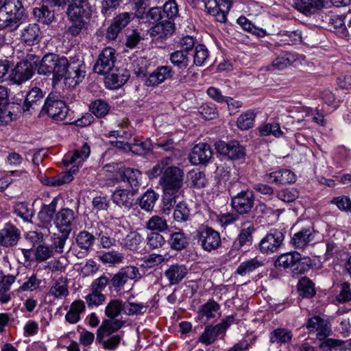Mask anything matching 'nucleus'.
Returning a JSON list of instances; mask_svg holds the SVG:
<instances>
[{
    "label": "nucleus",
    "instance_id": "37",
    "mask_svg": "<svg viewBox=\"0 0 351 351\" xmlns=\"http://www.w3.org/2000/svg\"><path fill=\"white\" fill-rule=\"evenodd\" d=\"M167 243L172 250L177 251L185 249L189 245L188 239L182 231L171 232Z\"/></svg>",
    "mask_w": 351,
    "mask_h": 351
},
{
    "label": "nucleus",
    "instance_id": "50",
    "mask_svg": "<svg viewBox=\"0 0 351 351\" xmlns=\"http://www.w3.org/2000/svg\"><path fill=\"white\" fill-rule=\"evenodd\" d=\"M141 172L134 169L126 168L123 171L121 178L123 182H127L132 189L139 186V178L141 177Z\"/></svg>",
    "mask_w": 351,
    "mask_h": 351
},
{
    "label": "nucleus",
    "instance_id": "29",
    "mask_svg": "<svg viewBox=\"0 0 351 351\" xmlns=\"http://www.w3.org/2000/svg\"><path fill=\"white\" fill-rule=\"evenodd\" d=\"M132 189L129 191L128 189H117L112 195L113 202L121 208L130 209L133 205V195L134 191Z\"/></svg>",
    "mask_w": 351,
    "mask_h": 351
},
{
    "label": "nucleus",
    "instance_id": "15",
    "mask_svg": "<svg viewBox=\"0 0 351 351\" xmlns=\"http://www.w3.org/2000/svg\"><path fill=\"white\" fill-rule=\"evenodd\" d=\"M43 92L40 88H32L26 94L25 99L21 104V110L23 112L32 114L39 108L43 102Z\"/></svg>",
    "mask_w": 351,
    "mask_h": 351
},
{
    "label": "nucleus",
    "instance_id": "3",
    "mask_svg": "<svg viewBox=\"0 0 351 351\" xmlns=\"http://www.w3.org/2000/svg\"><path fill=\"white\" fill-rule=\"evenodd\" d=\"M24 8L20 0H5L0 7V29L16 30L22 19Z\"/></svg>",
    "mask_w": 351,
    "mask_h": 351
},
{
    "label": "nucleus",
    "instance_id": "46",
    "mask_svg": "<svg viewBox=\"0 0 351 351\" xmlns=\"http://www.w3.org/2000/svg\"><path fill=\"white\" fill-rule=\"evenodd\" d=\"M90 111L97 117H105L110 109L109 104L102 99L93 101L89 106Z\"/></svg>",
    "mask_w": 351,
    "mask_h": 351
},
{
    "label": "nucleus",
    "instance_id": "40",
    "mask_svg": "<svg viewBox=\"0 0 351 351\" xmlns=\"http://www.w3.org/2000/svg\"><path fill=\"white\" fill-rule=\"evenodd\" d=\"M84 302L82 300L73 302L70 310L65 316L66 320L70 324H76L80 319V314L84 311Z\"/></svg>",
    "mask_w": 351,
    "mask_h": 351
},
{
    "label": "nucleus",
    "instance_id": "22",
    "mask_svg": "<svg viewBox=\"0 0 351 351\" xmlns=\"http://www.w3.org/2000/svg\"><path fill=\"white\" fill-rule=\"evenodd\" d=\"M265 180L277 184H287L293 183L296 180L295 175L293 172L287 169H278L264 176Z\"/></svg>",
    "mask_w": 351,
    "mask_h": 351
},
{
    "label": "nucleus",
    "instance_id": "8",
    "mask_svg": "<svg viewBox=\"0 0 351 351\" xmlns=\"http://www.w3.org/2000/svg\"><path fill=\"white\" fill-rule=\"evenodd\" d=\"M254 194L249 189H242L239 193L231 197V206L239 215L251 213L254 206Z\"/></svg>",
    "mask_w": 351,
    "mask_h": 351
},
{
    "label": "nucleus",
    "instance_id": "14",
    "mask_svg": "<svg viewBox=\"0 0 351 351\" xmlns=\"http://www.w3.org/2000/svg\"><path fill=\"white\" fill-rule=\"evenodd\" d=\"M114 54L115 50L113 48H104L94 65V71L100 75H106L112 71L116 59Z\"/></svg>",
    "mask_w": 351,
    "mask_h": 351
},
{
    "label": "nucleus",
    "instance_id": "48",
    "mask_svg": "<svg viewBox=\"0 0 351 351\" xmlns=\"http://www.w3.org/2000/svg\"><path fill=\"white\" fill-rule=\"evenodd\" d=\"M33 13L35 18L44 24H50L55 18L53 11L50 10L47 6L36 8Z\"/></svg>",
    "mask_w": 351,
    "mask_h": 351
},
{
    "label": "nucleus",
    "instance_id": "2",
    "mask_svg": "<svg viewBox=\"0 0 351 351\" xmlns=\"http://www.w3.org/2000/svg\"><path fill=\"white\" fill-rule=\"evenodd\" d=\"M69 62L63 56L49 53L45 54L37 65V72L39 75L49 76L52 75L53 83L60 82L65 76Z\"/></svg>",
    "mask_w": 351,
    "mask_h": 351
},
{
    "label": "nucleus",
    "instance_id": "24",
    "mask_svg": "<svg viewBox=\"0 0 351 351\" xmlns=\"http://www.w3.org/2000/svg\"><path fill=\"white\" fill-rule=\"evenodd\" d=\"M123 324L122 320L114 318L104 319L97 332V340L98 342H101L105 336L110 335L119 330L123 326Z\"/></svg>",
    "mask_w": 351,
    "mask_h": 351
},
{
    "label": "nucleus",
    "instance_id": "39",
    "mask_svg": "<svg viewBox=\"0 0 351 351\" xmlns=\"http://www.w3.org/2000/svg\"><path fill=\"white\" fill-rule=\"evenodd\" d=\"M219 326H208L205 328L204 331L198 337V341L208 346L215 342L217 337L222 334L220 331Z\"/></svg>",
    "mask_w": 351,
    "mask_h": 351
},
{
    "label": "nucleus",
    "instance_id": "25",
    "mask_svg": "<svg viewBox=\"0 0 351 351\" xmlns=\"http://www.w3.org/2000/svg\"><path fill=\"white\" fill-rule=\"evenodd\" d=\"M67 16L69 20L72 22V24L68 27L66 33L71 37H76L87 29L88 23L86 20L88 19L91 14H77L75 16H71L69 14H67Z\"/></svg>",
    "mask_w": 351,
    "mask_h": 351
},
{
    "label": "nucleus",
    "instance_id": "18",
    "mask_svg": "<svg viewBox=\"0 0 351 351\" xmlns=\"http://www.w3.org/2000/svg\"><path fill=\"white\" fill-rule=\"evenodd\" d=\"M21 239V231L10 223H6L0 230V245L5 247L15 246Z\"/></svg>",
    "mask_w": 351,
    "mask_h": 351
},
{
    "label": "nucleus",
    "instance_id": "17",
    "mask_svg": "<svg viewBox=\"0 0 351 351\" xmlns=\"http://www.w3.org/2000/svg\"><path fill=\"white\" fill-rule=\"evenodd\" d=\"M164 14L165 13L162 8L161 9V21L152 26L149 30V33L151 37L166 38L174 32V22L169 21L167 17H165Z\"/></svg>",
    "mask_w": 351,
    "mask_h": 351
},
{
    "label": "nucleus",
    "instance_id": "47",
    "mask_svg": "<svg viewBox=\"0 0 351 351\" xmlns=\"http://www.w3.org/2000/svg\"><path fill=\"white\" fill-rule=\"evenodd\" d=\"M191 218V212L188 205L184 202L176 204L173 211V219L178 223H184Z\"/></svg>",
    "mask_w": 351,
    "mask_h": 351
},
{
    "label": "nucleus",
    "instance_id": "52",
    "mask_svg": "<svg viewBox=\"0 0 351 351\" xmlns=\"http://www.w3.org/2000/svg\"><path fill=\"white\" fill-rule=\"evenodd\" d=\"M300 294L305 298H311L315 294L313 282L306 277H302L298 284Z\"/></svg>",
    "mask_w": 351,
    "mask_h": 351
},
{
    "label": "nucleus",
    "instance_id": "41",
    "mask_svg": "<svg viewBox=\"0 0 351 351\" xmlns=\"http://www.w3.org/2000/svg\"><path fill=\"white\" fill-rule=\"evenodd\" d=\"M98 235L100 245L103 248L109 249L116 245V243H119V240L121 239V236L123 234L121 229H119L114 232V237H111L107 232H103L101 231L99 233H96Z\"/></svg>",
    "mask_w": 351,
    "mask_h": 351
},
{
    "label": "nucleus",
    "instance_id": "38",
    "mask_svg": "<svg viewBox=\"0 0 351 351\" xmlns=\"http://www.w3.org/2000/svg\"><path fill=\"white\" fill-rule=\"evenodd\" d=\"M14 213L25 222H31L34 215L32 206L26 202H19L14 206Z\"/></svg>",
    "mask_w": 351,
    "mask_h": 351
},
{
    "label": "nucleus",
    "instance_id": "64",
    "mask_svg": "<svg viewBox=\"0 0 351 351\" xmlns=\"http://www.w3.org/2000/svg\"><path fill=\"white\" fill-rule=\"evenodd\" d=\"M277 197L285 202H292L299 196V192L295 188H287L276 193Z\"/></svg>",
    "mask_w": 351,
    "mask_h": 351
},
{
    "label": "nucleus",
    "instance_id": "54",
    "mask_svg": "<svg viewBox=\"0 0 351 351\" xmlns=\"http://www.w3.org/2000/svg\"><path fill=\"white\" fill-rule=\"evenodd\" d=\"M145 228L152 231L163 232L168 228V225L165 219L154 215L146 222Z\"/></svg>",
    "mask_w": 351,
    "mask_h": 351
},
{
    "label": "nucleus",
    "instance_id": "35",
    "mask_svg": "<svg viewBox=\"0 0 351 351\" xmlns=\"http://www.w3.org/2000/svg\"><path fill=\"white\" fill-rule=\"evenodd\" d=\"M90 148L87 143H84L80 149H75L73 153H69L64 156L63 162L66 165H71L77 160L79 162L86 160L90 155Z\"/></svg>",
    "mask_w": 351,
    "mask_h": 351
},
{
    "label": "nucleus",
    "instance_id": "10",
    "mask_svg": "<svg viewBox=\"0 0 351 351\" xmlns=\"http://www.w3.org/2000/svg\"><path fill=\"white\" fill-rule=\"evenodd\" d=\"M197 238L200 245L206 252H211L217 249L221 243L219 233L208 226L199 229Z\"/></svg>",
    "mask_w": 351,
    "mask_h": 351
},
{
    "label": "nucleus",
    "instance_id": "9",
    "mask_svg": "<svg viewBox=\"0 0 351 351\" xmlns=\"http://www.w3.org/2000/svg\"><path fill=\"white\" fill-rule=\"evenodd\" d=\"M215 149L228 160H238L245 156V148L237 141H218L215 143Z\"/></svg>",
    "mask_w": 351,
    "mask_h": 351
},
{
    "label": "nucleus",
    "instance_id": "20",
    "mask_svg": "<svg viewBox=\"0 0 351 351\" xmlns=\"http://www.w3.org/2000/svg\"><path fill=\"white\" fill-rule=\"evenodd\" d=\"M174 71L170 66H158L145 80L147 86L154 87L159 85L167 80L172 79Z\"/></svg>",
    "mask_w": 351,
    "mask_h": 351
},
{
    "label": "nucleus",
    "instance_id": "1",
    "mask_svg": "<svg viewBox=\"0 0 351 351\" xmlns=\"http://www.w3.org/2000/svg\"><path fill=\"white\" fill-rule=\"evenodd\" d=\"M306 328L309 332H317V338L323 340L319 348H328L331 351H346L351 348V339L346 341L326 339L331 334V327L328 321L321 318L319 316H314L308 319Z\"/></svg>",
    "mask_w": 351,
    "mask_h": 351
},
{
    "label": "nucleus",
    "instance_id": "57",
    "mask_svg": "<svg viewBox=\"0 0 351 351\" xmlns=\"http://www.w3.org/2000/svg\"><path fill=\"white\" fill-rule=\"evenodd\" d=\"M122 311H124V303L119 300H113L106 306L105 314L108 318H115Z\"/></svg>",
    "mask_w": 351,
    "mask_h": 351
},
{
    "label": "nucleus",
    "instance_id": "21",
    "mask_svg": "<svg viewBox=\"0 0 351 351\" xmlns=\"http://www.w3.org/2000/svg\"><path fill=\"white\" fill-rule=\"evenodd\" d=\"M85 74V66L83 64H69L63 79L69 86L75 87L82 82Z\"/></svg>",
    "mask_w": 351,
    "mask_h": 351
},
{
    "label": "nucleus",
    "instance_id": "27",
    "mask_svg": "<svg viewBox=\"0 0 351 351\" xmlns=\"http://www.w3.org/2000/svg\"><path fill=\"white\" fill-rule=\"evenodd\" d=\"M315 231L312 228H304L295 233L291 238V244L298 249H304L314 240Z\"/></svg>",
    "mask_w": 351,
    "mask_h": 351
},
{
    "label": "nucleus",
    "instance_id": "42",
    "mask_svg": "<svg viewBox=\"0 0 351 351\" xmlns=\"http://www.w3.org/2000/svg\"><path fill=\"white\" fill-rule=\"evenodd\" d=\"M169 60L174 66L186 69L189 63L188 53L184 50H177L170 54Z\"/></svg>",
    "mask_w": 351,
    "mask_h": 351
},
{
    "label": "nucleus",
    "instance_id": "61",
    "mask_svg": "<svg viewBox=\"0 0 351 351\" xmlns=\"http://www.w3.org/2000/svg\"><path fill=\"white\" fill-rule=\"evenodd\" d=\"M146 242L150 250H156L165 244V239L159 232H152L147 234Z\"/></svg>",
    "mask_w": 351,
    "mask_h": 351
},
{
    "label": "nucleus",
    "instance_id": "44",
    "mask_svg": "<svg viewBox=\"0 0 351 351\" xmlns=\"http://www.w3.org/2000/svg\"><path fill=\"white\" fill-rule=\"evenodd\" d=\"M73 175L70 172H64L54 177H46L43 183L50 186H59L72 181Z\"/></svg>",
    "mask_w": 351,
    "mask_h": 351
},
{
    "label": "nucleus",
    "instance_id": "53",
    "mask_svg": "<svg viewBox=\"0 0 351 351\" xmlns=\"http://www.w3.org/2000/svg\"><path fill=\"white\" fill-rule=\"evenodd\" d=\"M149 60L143 57L137 58L132 63V69L136 77H145L148 73Z\"/></svg>",
    "mask_w": 351,
    "mask_h": 351
},
{
    "label": "nucleus",
    "instance_id": "51",
    "mask_svg": "<svg viewBox=\"0 0 351 351\" xmlns=\"http://www.w3.org/2000/svg\"><path fill=\"white\" fill-rule=\"evenodd\" d=\"M158 195L154 191H147L141 197L139 205L142 209L149 212L152 210Z\"/></svg>",
    "mask_w": 351,
    "mask_h": 351
},
{
    "label": "nucleus",
    "instance_id": "11",
    "mask_svg": "<svg viewBox=\"0 0 351 351\" xmlns=\"http://www.w3.org/2000/svg\"><path fill=\"white\" fill-rule=\"evenodd\" d=\"M134 15L131 12H121L114 16L108 27L106 37L109 40L117 38L121 31L134 19Z\"/></svg>",
    "mask_w": 351,
    "mask_h": 351
},
{
    "label": "nucleus",
    "instance_id": "56",
    "mask_svg": "<svg viewBox=\"0 0 351 351\" xmlns=\"http://www.w3.org/2000/svg\"><path fill=\"white\" fill-rule=\"evenodd\" d=\"M237 23L244 30L251 32L258 37H263L266 34L265 29L256 27L245 16H240L237 19Z\"/></svg>",
    "mask_w": 351,
    "mask_h": 351
},
{
    "label": "nucleus",
    "instance_id": "4",
    "mask_svg": "<svg viewBox=\"0 0 351 351\" xmlns=\"http://www.w3.org/2000/svg\"><path fill=\"white\" fill-rule=\"evenodd\" d=\"M311 261L308 257H302L296 252L281 254L275 261L276 267L289 269L293 274H302L311 267Z\"/></svg>",
    "mask_w": 351,
    "mask_h": 351
},
{
    "label": "nucleus",
    "instance_id": "59",
    "mask_svg": "<svg viewBox=\"0 0 351 351\" xmlns=\"http://www.w3.org/2000/svg\"><path fill=\"white\" fill-rule=\"evenodd\" d=\"M254 118L255 114L250 110L241 114L237 121L238 128L242 130L250 129L254 125Z\"/></svg>",
    "mask_w": 351,
    "mask_h": 351
},
{
    "label": "nucleus",
    "instance_id": "12",
    "mask_svg": "<svg viewBox=\"0 0 351 351\" xmlns=\"http://www.w3.org/2000/svg\"><path fill=\"white\" fill-rule=\"evenodd\" d=\"M206 12L215 17L216 21L223 23L226 21V14L232 7L230 0H202Z\"/></svg>",
    "mask_w": 351,
    "mask_h": 351
},
{
    "label": "nucleus",
    "instance_id": "36",
    "mask_svg": "<svg viewBox=\"0 0 351 351\" xmlns=\"http://www.w3.org/2000/svg\"><path fill=\"white\" fill-rule=\"evenodd\" d=\"M292 338V331L286 328H278L269 333V340L271 343L279 345L289 343Z\"/></svg>",
    "mask_w": 351,
    "mask_h": 351
},
{
    "label": "nucleus",
    "instance_id": "16",
    "mask_svg": "<svg viewBox=\"0 0 351 351\" xmlns=\"http://www.w3.org/2000/svg\"><path fill=\"white\" fill-rule=\"evenodd\" d=\"M75 218V213L72 209L62 208L56 213L54 223L60 232L70 234Z\"/></svg>",
    "mask_w": 351,
    "mask_h": 351
},
{
    "label": "nucleus",
    "instance_id": "5",
    "mask_svg": "<svg viewBox=\"0 0 351 351\" xmlns=\"http://www.w3.org/2000/svg\"><path fill=\"white\" fill-rule=\"evenodd\" d=\"M184 171L176 167H167L160 179V184L165 195L180 193L183 185Z\"/></svg>",
    "mask_w": 351,
    "mask_h": 351
},
{
    "label": "nucleus",
    "instance_id": "6",
    "mask_svg": "<svg viewBox=\"0 0 351 351\" xmlns=\"http://www.w3.org/2000/svg\"><path fill=\"white\" fill-rule=\"evenodd\" d=\"M33 62L25 60L18 62L10 73L11 84L21 85L32 77L37 68L38 57L34 56Z\"/></svg>",
    "mask_w": 351,
    "mask_h": 351
},
{
    "label": "nucleus",
    "instance_id": "13",
    "mask_svg": "<svg viewBox=\"0 0 351 351\" xmlns=\"http://www.w3.org/2000/svg\"><path fill=\"white\" fill-rule=\"evenodd\" d=\"M283 233L277 230L272 229L260 241L259 250L263 254H271L276 252L284 241Z\"/></svg>",
    "mask_w": 351,
    "mask_h": 351
},
{
    "label": "nucleus",
    "instance_id": "33",
    "mask_svg": "<svg viewBox=\"0 0 351 351\" xmlns=\"http://www.w3.org/2000/svg\"><path fill=\"white\" fill-rule=\"evenodd\" d=\"M95 241V236L86 230L80 231L75 237L77 246L86 254L93 250Z\"/></svg>",
    "mask_w": 351,
    "mask_h": 351
},
{
    "label": "nucleus",
    "instance_id": "7",
    "mask_svg": "<svg viewBox=\"0 0 351 351\" xmlns=\"http://www.w3.org/2000/svg\"><path fill=\"white\" fill-rule=\"evenodd\" d=\"M69 109L64 101L58 99L53 95L49 94L42 107L41 113H46L55 121L64 120L68 114Z\"/></svg>",
    "mask_w": 351,
    "mask_h": 351
},
{
    "label": "nucleus",
    "instance_id": "31",
    "mask_svg": "<svg viewBox=\"0 0 351 351\" xmlns=\"http://www.w3.org/2000/svg\"><path fill=\"white\" fill-rule=\"evenodd\" d=\"M293 6L301 13L308 16L321 9L320 0H293Z\"/></svg>",
    "mask_w": 351,
    "mask_h": 351
},
{
    "label": "nucleus",
    "instance_id": "23",
    "mask_svg": "<svg viewBox=\"0 0 351 351\" xmlns=\"http://www.w3.org/2000/svg\"><path fill=\"white\" fill-rule=\"evenodd\" d=\"M41 39V31L36 23H29L21 30V40L29 46L38 44Z\"/></svg>",
    "mask_w": 351,
    "mask_h": 351
},
{
    "label": "nucleus",
    "instance_id": "62",
    "mask_svg": "<svg viewBox=\"0 0 351 351\" xmlns=\"http://www.w3.org/2000/svg\"><path fill=\"white\" fill-rule=\"evenodd\" d=\"M106 77V83L112 86L114 88L119 87L123 85L128 80V75L120 74L119 73H108Z\"/></svg>",
    "mask_w": 351,
    "mask_h": 351
},
{
    "label": "nucleus",
    "instance_id": "63",
    "mask_svg": "<svg viewBox=\"0 0 351 351\" xmlns=\"http://www.w3.org/2000/svg\"><path fill=\"white\" fill-rule=\"evenodd\" d=\"M56 211V204L51 202L49 205H44L40 212L38 217L43 223H50Z\"/></svg>",
    "mask_w": 351,
    "mask_h": 351
},
{
    "label": "nucleus",
    "instance_id": "49",
    "mask_svg": "<svg viewBox=\"0 0 351 351\" xmlns=\"http://www.w3.org/2000/svg\"><path fill=\"white\" fill-rule=\"evenodd\" d=\"M254 228L253 226H249L241 230L237 240L232 244V249L239 250L242 246L245 245L247 242H250L252 239V232Z\"/></svg>",
    "mask_w": 351,
    "mask_h": 351
},
{
    "label": "nucleus",
    "instance_id": "60",
    "mask_svg": "<svg viewBox=\"0 0 351 351\" xmlns=\"http://www.w3.org/2000/svg\"><path fill=\"white\" fill-rule=\"evenodd\" d=\"M209 53L204 45H197L195 47L193 56V62L197 66H202L208 59Z\"/></svg>",
    "mask_w": 351,
    "mask_h": 351
},
{
    "label": "nucleus",
    "instance_id": "34",
    "mask_svg": "<svg viewBox=\"0 0 351 351\" xmlns=\"http://www.w3.org/2000/svg\"><path fill=\"white\" fill-rule=\"evenodd\" d=\"M220 305L213 299H210L207 302L200 306L198 310V317L199 319L205 318L209 320L216 317L219 314Z\"/></svg>",
    "mask_w": 351,
    "mask_h": 351
},
{
    "label": "nucleus",
    "instance_id": "43",
    "mask_svg": "<svg viewBox=\"0 0 351 351\" xmlns=\"http://www.w3.org/2000/svg\"><path fill=\"white\" fill-rule=\"evenodd\" d=\"M296 60L295 56L291 53H284L276 58L273 62L271 65L269 67V70L283 69Z\"/></svg>",
    "mask_w": 351,
    "mask_h": 351
},
{
    "label": "nucleus",
    "instance_id": "45",
    "mask_svg": "<svg viewBox=\"0 0 351 351\" xmlns=\"http://www.w3.org/2000/svg\"><path fill=\"white\" fill-rule=\"evenodd\" d=\"M263 265V262L258 258H252L241 263L237 269V273L241 276L252 272Z\"/></svg>",
    "mask_w": 351,
    "mask_h": 351
},
{
    "label": "nucleus",
    "instance_id": "28",
    "mask_svg": "<svg viewBox=\"0 0 351 351\" xmlns=\"http://www.w3.org/2000/svg\"><path fill=\"white\" fill-rule=\"evenodd\" d=\"M188 274V269L184 265H171L164 273L170 285L180 283Z\"/></svg>",
    "mask_w": 351,
    "mask_h": 351
},
{
    "label": "nucleus",
    "instance_id": "55",
    "mask_svg": "<svg viewBox=\"0 0 351 351\" xmlns=\"http://www.w3.org/2000/svg\"><path fill=\"white\" fill-rule=\"evenodd\" d=\"M258 130L262 136L273 135L276 138H280L283 136L280 125L277 123H266L258 127Z\"/></svg>",
    "mask_w": 351,
    "mask_h": 351
},
{
    "label": "nucleus",
    "instance_id": "26",
    "mask_svg": "<svg viewBox=\"0 0 351 351\" xmlns=\"http://www.w3.org/2000/svg\"><path fill=\"white\" fill-rule=\"evenodd\" d=\"M121 230L123 231V234L121 236V239L119 240V244L127 250L132 251L138 250L139 245L143 240L141 234L136 231H130L125 234V230L122 229Z\"/></svg>",
    "mask_w": 351,
    "mask_h": 351
},
{
    "label": "nucleus",
    "instance_id": "30",
    "mask_svg": "<svg viewBox=\"0 0 351 351\" xmlns=\"http://www.w3.org/2000/svg\"><path fill=\"white\" fill-rule=\"evenodd\" d=\"M66 14L71 16L92 14V8L88 0H69Z\"/></svg>",
    "mask_w": 351,
    "mask_h": 351
},
{
    "label": "nucleus",
    "instance_id": "19",
    "mask_svg": "<svg viewBox=\"0 0 351 351\" xmlns=\"http://www.w3.org/2000/svg\"><path fill=\"white\" fill-rule=\"evenodd\" d=\"M213 152L209 145L207 143H199L195 145L190 154L189 159L190 162L197 165L200 164H206L211 159Z\"/></svg>",
    "mask_w": 351,
    "mask_h": 351
},
{
    "label": "nucleus",
    "instance_id": "58",
    "mask_svg": "<svg viewBox=\"0 0 351 351\" xmlns=\"http://www.w3.org/2000/svg\"><path fill=\"white\" fill-rule=\"evenodd\" d=\"M119 272L126 282L130 280L136 282L142 278L138 268L132 265L123 267L119 270Z\"/></svg>",
    "mask_w": 351,
    "mask_h": 351
},
{
    "label": "nucleus",
    "instance_id": "32",
    "mask_svg": "<svg viewBox=\"0 0 351 351\" xmlns=\"http://www.w3.org/2000/svg\"><path fill=\"white\" fill-rule=\"evenodd\" d=\"M49 296L56 300H62L69 295L68 280L60 277L52 285L47 293Z\"/></svg>",
    "mask_w": 351,
    "mask_h": 351
}]
</instances>
